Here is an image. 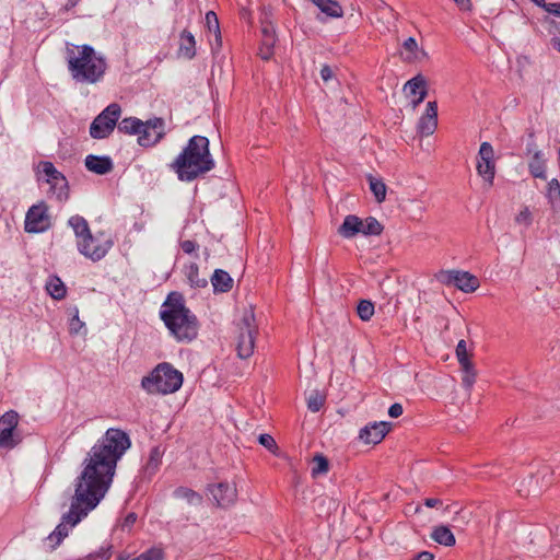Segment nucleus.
Segmentation results:
<instances>
[{
	"instance_id": "nucleus-1",
	"label": "nucleus",
	"mask_w": 560,
	"mask_h": 560,
	"mask_svg": "<svg viewBox=\"0 0 560 560\" xmlns=\"http://www.w3.org/2000/svg\"><path fill=\"white\" fill-rule=\"evenodd\" d=\"M130 446V438L125 431L109 428L90 450L83 462V469L75 479L70 509L47 537L52 542L51 548L68 536L69 528L98 505L113 482L118 460Z\"/></svg>"
},
{
	"instance_id": "nucleus-2",
	"label": "nucleus",
	"mask_w": 560,
	"mask_h": 560,
	"mask_svg": "<svg viewBox=\"0 0 560 560\" xmlns=\"http://www.w3.org/2000/svg\"><path fill=\"white\" fill-rule=\"evenodd\" d=\"M214 160L209 149V140L203 136H194L188 140L182 153L172 162L171 168L182 182H192L214 168Z\"/></svg>"
},
{
	"instance_id": "nucleus-3",
	"label": "nucleus",
	"mask_w": 560,
	"mask_h": 560,
	"mask_svg": "<svg viewBox=\"0 0 560 560\" xmlns=\"http://www.w3.org/2000/svg\"><path fill=\"white\" fill-rule=\"evenodd\" d=\"M66 61L77 83L96 84L103 80L107 70L106 59L90 45L67 44Z\"/></svg>"
},
{
	"instance_id": "nucleus-4",
	"label": "nucleus",
	"mask_w": 560,
	"mask_h": 560,
	"mask_svg": "<svg viewBox=\"0 0 560 560\" xmlns=\"http://www.w3.org/2000/svg\"><path fill=\"white\" fill-rule=\"evenodd\" d=\"M161 319L170 332L182 342H189L198 335L197 317L186 307L178 292H171L162 305Z\"/></svg>"
},
{
	"instance_id": "nucleus-5",
	"label": "nucleus",
	"mask_w": 560,
	"mask_h": 560,
	"mask_svg": "<svg viewBox=\"0 0 560 560\" xmlns=\"http://www.w3.org/2000/svg\"><path fill=\"white\" fill-rule=\"evenodd\" d=\"M183 384V374L170 363L158 364L154 370L141 381L142 388L149 394H172Z\"/></svg>"
},
{
	"instance_id": "nucleus-6",
	"label": "nucleus",
	"mask_w": 560,
	"mask_h": 560,
	"mask_svg": "<svg viewBox=\"0 0 560 560\" xmlns=\"http://www.w3.org/2000/svg\"><path fill=\"white\" fill-rule=\"evenodd\" d=\"M238 330L236 345L237 354L241 359H247L254 353L257 335L255 314L252 310L244 312L238 324Z\"/></svg>"
},
{
	"instance_id": "nucleus-7",
	"label": "nucleus",
	"mask_w": 560,
	"mask_h": 560,
	"mask_svg": "<svg viewBox=\"0 0 560 560\" xmlns=\"http://www.w3.org/2000/svg\"><path fill=\"white\" fill-rule=\"evenodd\" d=\"M121 108L117 103L109 104L98 114L90 126V135L94 139L107 138L116 127L120 117Z\"/></svg>"
},
{
	"instance_id": "nucleus-8",
	"label": "nucleus",
	"mask_w": 560,
	"mask_h": 560,
	"mask_svg": "<svg viewBox=\"0 0 560 560\" xmlns=\"http://www.w3.org/2000/svg\"><path fill=\"white\" fill-rule=\"evenodd\" d=\"M439 282L445 285H454L458 290L470 293L478 289V279L468 271L441 270L435 275Z\"/></svg>"
},
{
	"instance_id": "nucleus-9",
	"label": "nucleus",
	"mask_w": 560,
	"mask_h": 560,
	"mask_svg": "<svg viewBox=\"0 0 560 560\" xmlns=\"http://www.w3.org/2000/svg\"><path fill=\"white\" fill-rule=\"evenodd\" d=\"M77 246L80 254L84 257L92 261H98L109 252L113 246V242L109 238H103V234H91V241L88 237L82 241H77Z\"/></svg>"
},
{
	"instance_id": "nucleus-10",
	"label": "nucleus",
	"mask_w": 560,
	"mask_h": 560,
	"mask_svg": "<svg viewBox=\"0 0 560 560\" xmlns=\"http://www.w3.org/2000/svg\"><path fill=\"white\" fill-rule=\"evenodd\" d=\"M50 226L48 207L45 202L32 206L25 215V231L28 233H42Z\"/></svg>"
},
{
	"instance_id": "nucleus-11",
	"label": "nucleus",
	"mask_w": 560,
	"mask_h": 560,
	"mask_svg": "<svg viewBox=\"0 0 560 560\" xmlns=\"http://www.w3.org/2000/svg\"><path fill=\"white\" fill-rule=\"evenodd\" d=\"M164 128V119L160 117L143 121L138 132V143L145 148L156 144L165 135Z\"/></svg>"
},
{
	"instance_id": "nucleus-12",
	"label": "nucleus",
	"mask_w": 560,
	"mask_h": 560,
	"mask_svg": "<svg viewBox=\"0 0 560 560\" xmlns=\"http://www.w3.org/2000/svg\"><path fill=\"white\" fill-rule=\"evenodd\" d=\"M456 357L463 373L462 384L468 392H470L474 384L476 383L477 372L472 362L470 361L467 343L464 339L459 340L456 346Z\"/></svg>"
},
{
	"instance_id": "nucleus-13",
	"label": "nucleus",
	"mask_w": 560,
	"mask_h": 560,
	"mask_svg": "<svg viewBox=\"0 0 560 560\" xmlns=\"http://www.w3.org/2000/svg\"><path fill=\"white\" fill-rule=\"evenodd\" d=\"M478 174L492 186L495 175L494 151L489 142H482L478 152Z\"/></svg>"
},
{
	"instance_id": "nucleus-14",
	"label": "nucleus",
	"mask_w": 560,
	"mask_h": 560,
	"mask_svg": "<svg viewBox=\"0 0 560 560\" xmlns=\"http://www.w3.org/2000/svg\"><path fill=\"white\" fill-rule=\"evenodd\" d=\"M19 416L15 411L5 412L0 417V447L13 448L20 442L14 438Z\"/></svg>"
},
{
	"instance_id": "nucleus-15",
	"label": "nucleus",
	"mask_w": 560,
	"mask_h": 560,
	"mask_svg": "<svg viewBox=\"0 0 560 560\" xmlns=\"http://www.w3.org/2000/svg\"><path fill=\"white\" fill-rule=\"evenodd\" d=\"M208 491L212 495L214 503L220 508L231 506L237 499L235 485L226 481L208 486Z\"/></svg>"
},
{
	"instance_id": "nucleus-16",
	"label": "nucleus",
	"mask_w": 560,
	"mask_h": 560,
	"mask_svg": "<svg viewBox=\"0 0 560 560\" xmlns=\"http://www.w3.org/2000/svg\"><path fill=\"white\" fill-rule=\"evenodd\" d=\"M438 127V103L435 101L428 102L424 114L418 122V131L422 136H431Z\"/></svg>"
},
{
	"instance_id": "nucleus-17",
	"label": "nucleus",
	"mask_w": 560,
	"mask_h": 560,
	"mask_svg": "<svg viewBox=\"0 0 560 560\" xmlns=\"http://www.w3.org/2000/svg\"><path fill=\"white\" fill-rule=\"evenodd\" d=\"M389 430V422H374L361 429L360 439L366 444H377L385 438Z\"/></svg>"
},
{
	"instance_id": "nucleus-18",
	"label": "nucleus",
	"mask_w": 560,
	"mask_h": 560,
	"mask_svg": "<svg viewBox=\"0 0 560 560\" xmlns=\"http://www.w3.org/2000/svg\"><path fill=\"white\" fill-rule=\"evenodd\" d=\"M85 167L95 174L105 175L113 170V162L108 156L90 154L85 158Z\"/></svg>"
},
{
	"instance_id": "nucleus-19",
	"label": "nucleus",
	"mask_w": 560,
	"mask_h": 560,
	"mask_svg": "<svg viewBox=\"0 0 560 560\" xmlns=\"http://www.w3.org/2000/svg\"><path fill=\"white\" fill-rule=\"evenodd\" d=\"M361 228L362 220L354 214H349L338 228V233L345 238H352L361 233Z\"/></svg>"
},
{
	"instance_id": "nucleus-20",
	"label": "nucleus",
	"mask_w": 560,
	"mask_h": 560,
	"mask_svg": "<svg viewBox=\"0 0 560 560\" xmlns=\"http://www.w3.org/2000/svg\"><path fill=\"white\" fill-rule=\"evenodd\" d=\"M178 55L186 59H192L196 56V40L194 35L187 30L180 33Z\"/></svg>"
},
{
	"instance_id": "nucleus-21",
	"label": "nucleus",
	"mask_w": 560,
	"mask_h": 560,
	"mask_svg": "<svg viewBox=\"0 0 560 560\" xmlns=\"http://www.w3.org/2000/svg\"><path fill=\"white\" fill-rule=\"evenodd\" d=\"M211 283L214 292H229L233 288L232 277L223 269L214 270Z\"/></svg>"
},
{
	"instance_id": "nucleus-22",
	"label": "nucleus",
	"mask_w": 560,
	"mask_h": 560,
	"mask_svg": "<svg viewBox=\"0 0 560 560\" xmlns=\"http://www.w3.org/2000/svg\"><path fill=\"white\" fill-rule=\"evenodd\" d=\"M528 170L533 177L546 179V162L541 151L536 150L533 153L532 160L528 163Z\"/></svg>"
},
{
	"instance_id": "nucleus-23",
	"label": "nucleus",
	"mask_w": 560,
	"mask_h": 560,
	"mask_svg": "<svg viewBox=\"0 0 560 560\" xmlns=\"http://www.w3.org/2000/svg\"><path fill=\"white\" fill-rule=\"evenodd\" d=\"M69 225L73 229V232L78 238V241H82L83 238H89L91 241V231L88 224V221L81 215H72L69 221Z\"/></svg>"
},
{
	"instance_id": "nucleus-24",
	"label": "nucleus",
	"mask_w": 560,
	"mask_h": 560,
	"mask_svg": "<svg viewBox=\"0 0 560 560\" xmlns=\"http://www.w3.org/2000/svg\"><path fill=\"white\" fill-rule=\"evenodd\" d=\"M431 538L443 546L452 547L455 545L456 539L451 529L445 525H440L433 528Z\"/></svg>"
},
{
	"instance_id": "nucleus-25",
	"label": "nucleus",
	"mask_w": 560,
	"mask_h": 560,
	"mask_svg": "<svg viewBox=\"0 0 560 560\" xmlns=\"http://www.w3.org/2000/svg\"><path fill=\"white\" fill-rule=\"evenodd\" d=\"M318 9L330 18H341L343 14L342 8L336 0H312Z\"/></svg>"
},
{
	"instance_id": "nucleus-26",
	"label": "nucleus",
	"mask_w": 560,
	"mask_h": 560,
	"mask_svg": "<svg viewBox=\"0 0 560 560\" xmlns=\"http://www.w3.org/2000/svg\"><path fill=\"white\" fill-rule=\"evenodd\" d=\"M420 91H428L427 80L421 74L413 77L404 85V92L407 97L419 95Z\"/></svg>"
},
{
	"instance_id": "nucleus-27",
	"label": "nucleus",
	"mask_w": 560,
	"mask_h": 560,
	"mask_svg": "<svg viewBox=\"0 0 560 560\" xmlns=\"http://www.w3.org/2000/svg\"><path fill=\"white\" fill-rule=\"evenodd\" d=\"M46 290L55 300H62L66 296L67 289L65 283L58 277H51L46 283Z\"/></svg>"
},
{
	"instance_id": "nucleus-28",
	"label": "nucleus",
	"mask_w": 560,
	"mask_h": 560,
	"mask_svg": "<svg viewBox=\"0 0 560 560\" xmlns=\"http://www.w3.org/2000/svg\"><path fill=\"white\" fill-rule=\"evenodd\" d=\"M368 182L375 200L378 203H382L386 199L387 192V187L385 183L381 178H376L373 175H368Z\"/></svg>"
},
{
	"instance_id": "nucleus-29",
	"label": "nucleus",
	"mask_w": 560,
	"mask_h": 560,
	"mask_svg": "<svg viewBox=\"0 0 560 560\" xmlns=\"http://www.w3.org/2000/svg\"><path fill=\"white\" fill-rule=\"evenodd\" d=\"M50 192L56 196L58 201H65L69 197L68 182L65 176H60L58 180L49 183Z\"/></svg>"
},
{
	"instance_id": "nucleus-30",
	"label": "nucleus",
	"mask_w": 560,
	"mask_h": 560,
	"mask_svg": "<svg viewBox=\"0 0 560 560\" xmlns=\"http://www.w3.org/2000/svg\"><path fill=\"white\" fill-rule=\"evenodd\" d=\"M142 120L136 117L124 118L118 122V130L122 133L127 135H138L140 132V128L142 127Z\"/></svg>"
},
{
	"instance_id": "nucleus-31",
	"label": "nucleus",
	"mask_w": 560,
	"mask_h": 560,
	"mask_svg": "<svg viewBox=\"0 0 560 560\" xmlns=\"http://www.w3.org/2000/svg\"><path fill=\"white\" fill-rule=\"evenodd\" d=\"M546 198L551 208L560 203V183L557 178L548 182L546 187Z\"/></svg>"
},
{
	"instance_id": "nucleus-32",
	"label": "nucleus",
	"mask_w": 560,
	"mask_h": 560,
	"mask_svg": "<svg viewBox=\"0 0 560 560\" xmlns=\"http://www.w3.org/2000/svg\"><path fill=\"white\" fill-rule=\"evenodd\" d=\"M383 230V225L374 217H369L365 220H362L361 233L363 235H380Z\"/></svg>"
},
{
	"instance_id": "nucleus-33",
	"label": "nucleus",
	"mask_w": 560,
	"mask_h": 560,
	"mask_svg": "<svg viewBox=\"0 0 560 560\" xmlns=\"http://www.w3.org/2000/svg\"><path fill=\"white\" fill-rule=\"evenodd\" d=\"M162 463V452L160 447L155 446L150 451L149 459L145 464L144 471L148 475H153L159 469Z\"/></svg>"
},
{
	"instance_id": "nucleus-34",
	"label": "nucleus",
	"mask_w": 560,
	"mask_h": 560,
	"mask_svg": "<svg viewBox=\"0 0 560 560\" xmlns=\"http://www.w3.org/2000/svg\"><path fill=\"white\" fill-rule=\"evenodd\" d=\"M206 25L209 32H213L215 35L217 48L221 47V34H220V25L217 14L213 11H209L206 13Z\"/></svg>"
},
{
	"instance_id": "nucleus-35",
	"label": "nucleus",
	"mask_w": 560,
	"mask_h": 560,
	"mask_svg": "<svg viewBox=\"0 0 560 560\" xmlns=\"http://www.w3.org/2000/svg\"><path fill=\"white\" fill-rule=\"evenodd\" d=\"M325 399L326 397L322 392H319L318 389H314L310 393L307 397V408L312 412H317L324 406Z\"/></svg>"
},
{
	"instance_id": "nucleus-36",
	"label": "nucleus",
	"mask_w": 560,
	"mask_h": 560,
	"mask_svg": "<svg viewBox=\"0 0 560 560\" xmlns=\"http://www.w3.org/2000/svg\"><path fill=\"white\" fill-rule=\"evenodd\" d=\"M174 494L176 498L187 500L190 504H200L202 502V497L189 488L179 487L174 491Z\"/></svg>"
},
{
	"instance_id": "nucleus-37",
	"label": "nucleus",
	"mask_w": 560,
	"mask_h": 560,
	"mask_svg": "<svg viewBox=\"0 0 560 560\" xmlns=\"http://www.w3.org/2000/svg\"><path fill=\"white\" fill-rule=\"evenodd\" d=\"M357 313L363 322H368L374 315V304L369 300H361L358 304Z\"/></svg>"
},
{
	"instance_id": "nucleus-38",
	"label": "nucleus",
	"mask_w": 560,
	"mask_h": 560,
	"mask_svg": "<svg viewBox=\"0 0 560 560\" xmlns=\"http://www.w3.org/2000/svg\"><path fill=\"white\" fill-rule=\"evenodd\" d=\"M187 278L191 285L196 288H205L208 284V281L206 278L199 276V269L196 264L190 265Z\"/></svg>"
},
{
	"instance_id": "nucleus-39",
	"label": "nucleus",
	"mask_w": 560,
	"mask_h": 560,
	"mask_svg": "<svg viewBox=\"0 0 560 560\" xmlns=\"http://www.w3.org/2000/svg\"><path fill=\"white\" fill-rule=\"evenodd\" d=\"M39 166L42 168V172L47 176L48 184L54 180H58L60 176H63L49 161H42L39 163Z\"/></svg>"
},
{
	"instance_id": "nucleus-40",
	"label": "nucleus",
	"mask_w": 560,
	"mask_h": 560,
	"mask_svg": "<svg viewBox=\"0 0 560 560\" xmlns=\"http://www.w3.org/2000/svg\"><path fill=\"white\" fill-rule=\"evenodd\" d=\"M261 34H262L261 43L265 46L273 47L275 43H276V34H275V28H273L272 24L262 23Z\"/></svg>"
},
{
	"instance_id": "nucleus-41",
	"label": "nucleus",
	"mask_w": 560,
	"mask_h": 560,
	"mask_svg": "<svg viewBox=\"0 0 560 560\" xmlns=\"http://www.w3.org/2000/svg\"><path fill=\"white\" fill-rule=\"evenodd\" d=\"M313 463H314V466L312 468L313 476L326 474L328 471V468H329L328 459L324 455H322V454L315 455Z\"/></svg>"
},
{
	"instance_id": "nucleus-42",
	"label": "nucleus",
	"mask_w": 560,
	"mask_h": 560,
	"mask_svg": "<svg viewBox=\"0 0 560 560\" xmlns=\"http://www.w3.org/2000/svg\"><path fill=\"white\" fill-rule=\"evenodd\" d=\"M402 47L408 52L406 60L413 61L418 59L419 47L417 40L413 37L407 38L404 42Z\"/></svg>"
},
{
	"instance_id": "nucleus-43",
	"label": "nucleus",
	"mask_w": 560,
	"mask_h": 560,
	"mask_svg": "<svg viewBox=\"0 0 560 560\" xmlns=\"http://www.w3.org/2000/svg\"><path fill=\"white\" fill-rule=\"evenodd\" d=\"M84 323L79 318V311L73 308V314L69 323V331L71 335H78L83 329Z\"/></svg>"
},
{
	"instance_id": "nucleus-44",
	"label": "nucleus",
	"mask_w": 560,
	"mask_h": 560,
	"mask_svg": "<svg viewBox=\"0 0 560 560\" xmlns=\"http://www.w3.org/2000/svg\"><path fill=\"white\" fill-rule=\"evenodd\" d=\"M164 552L160 548H151L132 560H163Z\"/></svg>"
},
{
	"instance_id": "nucleus-45",
	"label": "nucleus",
	"mask_w": 560,
	"mask_h": 560,
	"mask_svg": "<svg viewBox=\"0 0 560 560\" xmlns=\"http://www.w3.org/2000/svg\"><path fill=\"white\" fill-rule=\"evenodd\" d=\"M532 221H533V215L527 207L523 208L520 211V213L515 217V222L517 224L524 225L526 228L532 224Z\"/></svg>"
},
{
	"instance_id": "nucleus-46",
	"label": "nucleus",
	"mask_w": 560,
	"mask_h": 560,
	"mask_svg": "<svg viewBox=\"0 0 560 560\" xmlns=\"http://www.w3.org/2000/svg\"><path fill=\"white\" fill-rule=\"evenodd\" d=\"M258 442L266 447L268 451L276 454V451L278 450L277 443L275 439L270 434H260L258 438Z\"/></svg>"
},
{
	"instance_id": "nucleus-47",
	"label": "nucleus",
	"mask_w": 560,
	"mask_h": 560,
	"mask_svg": "<svg viewBox=\"0 0 560 560\" xmlns=\"http://www.w3.org/2000/svg\"><path fill=\"white\" fill-rule=\"evenodd\" d=\"M137 514L133 513V512H130L126 515V517L124 518L120 527L122 530L127 529H131V527L135 525V523L137 522Z\"/></svg>"
},
{
	"instance_id": "nucleus-48",
	"label": "nucleus",
	"mask_w": 560,
	"mask_h": 560,
	"mask_svg": "<svg viewBox=\"0 0 560 560\" xmlns=\"http://www.w3.org/2000/svg\"><path fill=\"white\" fill-rule=\"evenodd\" d=\"M546 12L560 18V2L547 3L545 1V5H540Z\"/></svg>"
},
{
	"instance_id": "nucleus-49",
	"label": "nucleus",
	"mask_w": 560,
	"mask_h": 560,
	"mask_svg": "<svg viewBox=\"0 0 560 560\" xmlns=\"http://www.w3.org/2000/svg\"><path fill=\"white\" fill-rule=\"evenodd\" d=\"M428 91H420L419 95L412 96L410 101V105L412 110H415L425 98Z\"/></svg>"
},
{
	"instance_id": "nucleus-50",
	"label": "nucleus",
	"mask_w": 560,
	"mask_h": 560,
	"mask_svg": "<svg viewBox=\"0 0 560 560\" xmlns=\"http://www.w3.org/2000/svg\"><path fill=\"white\" fill-rule=\"evenodd\" d=\"M402 412H404L402 406L398 402L393 404L388 409V415L392 418H398L402 415Z\"/></svg>"
},
{
	"instance_id": "nucleus-51",
	"label": "nucleus",
	"mask_w": 560,
	"mask_h": 560,
	"mask_svg": "<svg viewBox=\"0 0 560 560\" xmlns=\"http://www.w3.org/2000/svg\"><path fill=\"white\" fill-rule=\"evenodd\" d=\"M180 246H182L183 252L186 254H191L197 248L196 242L190 241V240L184 241L180 244Z\"/></svg>"
},
{
	"instance_id": "nucleus-52",
	"label": "nucleus",
	"mask_w": 560,
	"mask_h": 560,
	"mask_svg": "<svg viewBox=\"0 0 560 560\" xmlns=\"http://www.w3.org/2000/svg\"><path fill=\"white\" fill-rule=\"evenodd\" d=\"M332 75L334 74L331 68L328 65H324L320 69V78L323 79V81H329L330 79H332Z\"/></svg>"
},
{
	"instance_id": "nucleus-53",
	"label": "nucleus",
	"mask_w": 560,
	"mask_h": 560,
	"mask_svg": "<svg viewBox=\"0 0 560 560\" xmlns=\"http://www.w3.org/2000/svg\"><path fill=\"white\" fill-rule=\"evenodd\" d=\"M272 48L273 47L265 46L261 43L260 48H259V56L261 57V59L268 60L272 56Z\"/></svg>"
},
{
	"instance_id": "nucleus-54",
	"label": "nucleus",
	"mask_w": 560,
	"mask_h": 560,
	"mask_svg": "<svg viewBox=\"0 0 560 560\" xmlns=\"http://www.w3.org/2000/svg\"><path fill=\"white\" fill-rule=\"evenodd\" d=\"M454 2L463 11H470L472 8L471 0H454Z\"/></svg>"
},
{
	"instance_id": "nucleus-55",
	"label": "nucleus",
	"mask_w": 560,
	"mask_h": 560,
	"mask_svg": "<svg viewBox=\"0 0 560 560\" xmlns=\"http://www.w3.org/2000/svg\"><path fill=\"white\" fill-rule=\"evenodd\" d=\"M434 556L430 551H421L419 552L413 560H433Z\"/></svg>"
},
{
	"instance_id": "nucleus-56",
	"label": "nucleus",
	"mask_w": 560,
	"mask_h": 560,
	"mask_svg": "<svg viewBox=\"0 0 560 560\" xmlns=\"http://www.w3.org/2000/svg\"><path fill=\"white\" fill-rule=\"evenodd\" d=\"M442 504V501L436 498H428L424 500V505L427 508H435Z\"/></svg>"
},
{
	"instance_id": "nucleus-57",
	"label": "nucleus",
	"mask_w": 560,
	"mask_h": 560,
	"mask_svg": "<svg viewBox=\"0 0 560 560\" xmlns=\"http://www.w3.org/2000/svg\"><path fill=\"white\" fill-rule=\"evenodd\" d=\"M81 0H66V3L63 5L66 11L71 10L74 8Z\"/></svg>"
},
{
	"instance_id": "nucleus-58",
	"label": "nucleus",
	"mask_w": 560,
	"mask_h": 560,
	"mask_svg": "<svg viewBox=\"0 0 560 560\" xmlns=\"http://www.w3.org/2000/svg\"><path fill=\"white\" fill-rule=\"evenodd\" d=\"M93 555H94V559H95L96 557H101V558H103V559L107 560V559H109V557H110V553L108 552V550H102V551L96 552V553H93Z\"/></svg>"
},
{
	"instance_id": "nucleus-59",
	"label": "nucleus",
	"mask_w": 560,
	"mask_h": 560,
	"mask_svg": "<svg viewBox=\"0 0 560 560\" xmlns=\"http://www.w3.org/2000/svg\"><path fill=\"white\" fill-rule=\"evenodd\" d=\"M551 43L553 48L560 52V37H553Z\"/></svg>"
},
{
	"instance_id": "nucleus-60",
	"label": "nucleus",
	"mask_w": 560,
	"mask_h": 560,
	"mask_svg": "<svg viewBox=\"0 0 560 560\" xmlns=\"http://www.w3.org/2000/svg\"><path fill=\"white\" fill-rule=\"evenodd\" d=\"M534 2L537 7L545 5V0H530Z\"/></svg>"
}]
</instances>
